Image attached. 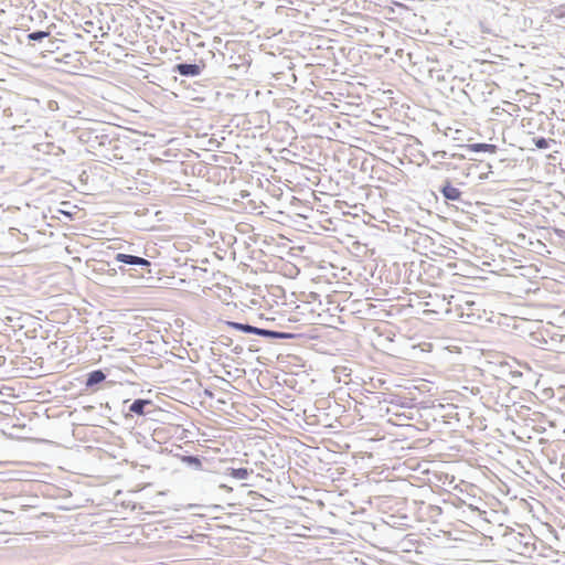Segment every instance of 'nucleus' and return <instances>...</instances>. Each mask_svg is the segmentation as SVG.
<instances>
[{"label": "nucleus", "instance_id": "nucleus-1", "mask_svg": "<svg viewBox=\"0 0 565 565\" xmlns=\"http://www.w3.org/2000/svg\"><path fill=\"white\" fill-rule=\"evenodd\" d=\"M228 326L233 329L246 332V333H254L257 335L266 337V338H273V339H292L295 335L292 333L287 332H278V331H271L266 329H259L249 324H243L238 322H228Z\"/></svg>", "mask_w": 565, "mask_h": 565}, {"label": "nucleus", "instance_id": "nucleus-2", "mask_svg": "<svg viewBox=\"0 0 565 565\" xmlns=\"http://www.w3.org/2000/svg\"><path fill=\"white\" fill-rule=\"evenodd\" d=\"M116 260L119 263H125V264H129V265H140V266H149L150 265L149 260H147L145 258L134 256V255H128V254H121V253L116 255Z\"/></svg>", "mask_w": 565, "mask_h": 565}, {"label": "nucleus", "instance_id": "nucleus-3", "mask_svg": "<svg viewBox=\"0 0 565 565\" xmlns=\"http://www.w3.org/2000/svg\"><path fill=\"white\" fill-rule=\"evenodd\" d=\"M175 71L183 76H196L201 73V68L196 64H178Z\"/></svg>", "mask_w": 565, "mask_h": 565}, {"label": "nucleus", "instance_id": "nucleus-4", "mask_svg": "<svg viewBox=\"0 0 565 565\" xmlns=\"http://www.w3.org/2000/svg\"><path fill=\"white\" fill-rule=\"evenodd\" d=\"M443 195L450 201H458L461 198V192L459 189L454 186L449 181L441 189Z\"/></svg>", "mask_w": 565, "mask_h": 565}, {"label": "nucleus", "instance_id": "nucleus-5", "mask_svg": "<svg viewBox=\"0 0 565 565\" xmlns=\"http://www.w3.org/2000/svg\"><path fill=\"white\" fill-rule=\"evenodd\" d=\"M466 148L472 152L483 151L489 153H495L498 151V147L493 143H471L467 145Z\"/></svg>", "mask_w": 565, "mask_h": 565}, {"label": "nucleus", "instance_id": "nucleus-6", "mask_svg": "<svg viewBox=\"0 0 565 565\" xmlns=\"http://www.w3.org/2000/svg\"><path fill=\"white\" fill-rule=\"evenodd\" d=\"M105 380V374L100 370L93 371L88 374L86 385L93 386Z\"/></svg>", "mask_w": 565, "mask_h": 565}, {"label": "nucleus", "instance_id": "nucleus-7", "mask_svg": "<svg viewBox=\"0 0 565 565\" xmlns=\"http://www.w3.org/2000/svg\"><path fill=\"white\" fill-rule=\"evenodd\" d=\"M150 404V401H147V399H136L131 405H130V412L135 413V414H138V415H143L145 411V406Z\"/></svg>", "mask_w": 565, "mask_h": 565}, {"label": "nucleus", "instance_id": "nucleus-8", "mask_svg": "<svg viewBox=\"0 0 565 565\" xmlns=\"http://www.w3.org/2000/svg\"><path fill=\"white\" fill-rule=\"evenodd\" d=\"M230 475L235 479H246L249 476V471L246 468H238L232 469Z\"/></svg>", "mask_w": 565, "mask_h": 565}, {"label": "nucleus", "instance_id": "nucleus-9", "mask_svg": "<svg viewBox=\"0 0 565 565\" xmlns=\"http://www.w3.org/2000/svg\"><path fill=\"white\" fill-rule=\"evenodd\" d=\"M50 35L49 32H45V31H38V32H33V33H30L28 35L29 40H32V41H38V40H42L44 38H47Z\"/></svg>", "mask_w": 565, "mask_h": 565}, {"label": "nucleus", "instance_id": "nucleus-10", "mask_svg": "<svg viewBox=\"0 0 565 565\" xmlns=\"http://www.w3.org/2000/svg\"><path fill=\"white\" fill-rule=\"evenodd\" d=\"M534 143L539 149H546L550 146V142L545 138L535 139Z\"/></svg>", "mask_w": 565, "mask_h": 565}, {"label": "nucleus", "instance_id": "nucleus-11", "mask_svg": "<svg viewBox=\"0 0 565 565\" xmlns=\"http://www.w3.org/2000/svg\"><path fill=\"white\" fill-rule=\"evenodd\" d=\"M395 6H397L399 8H404L405 7L403 3H399V2H395Z\"/></svg>", "mask_w": 565, "mask_h": 565}]
</instances>
